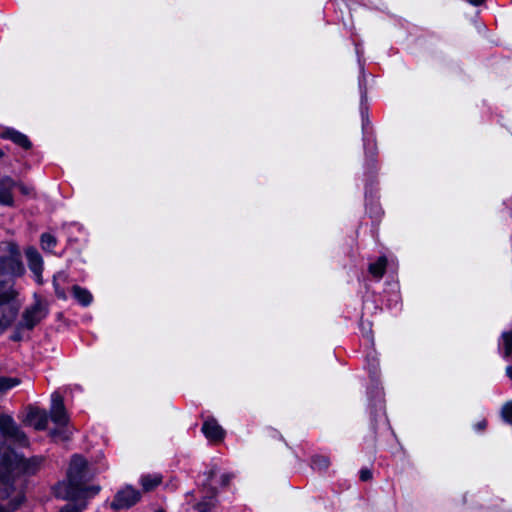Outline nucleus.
I'll list each match as a JSON object with an SVG mask.
<instances>
[{"label": "nucleus", "instance_id": "obj_1", "mask_svg": "<svg viewBox=\"0 0 512 512\" xmlns=\"http://www.w3.org/2000/svg\"><path fill=\"white\" fill-rule=\"evenodd\" d=\"M88 480L87 463L85 459L79 455H74L71 459L67 480L58 483L54 487L56 497L62 499L82 498L83 484Z\"/></svg>", "mask_w": 512, "mask_h": 512}, {"label": "nucleus", "instance_id": "obj_2", "mask_svg": "<svg viewBox=\"0 0 512 512\" xmlns=\"http://www.w3.org/2000/svg\"><path fill=\"white\" fill-rule=\"evenodd\" d=\"M0 291L13 289L11 279L13 276H19L24 272V266L21 261V252L18 245L12 241L0 243Z\"/></svg>", "mask_w": 512, "mask_h": 512}, {"label": "nucleus", "instance_id": "obj_3", "mask_svg": "<svg viewBox=\"0 0 512 512\" xmlns=\"http://www.w3.org/2000/svg\"><path fill=\"white\" fill-rule=\"evenodd\" d=\"M9 440L21 447H26L29 440L25 433L18 427L10 415L0 414V470L9 468L11 451L4 448V442Z\"/></svg>", "mask_w": 512, "mask_h": 512}, {"label": "nucleus", "instance_id": "obj_4", "mask_svg": "<svg viewBox=\"0 0 512 512\" xmlns=\"http://www.w3.org/2000/svg\"><path fill=\"white\" fill-rule=\"evenodd\" d=\"M15 477L11 472L0 470V501H6L4 505L8 511L17 510L25 501L22 489L14 486L12 479Z\"/></svg>", "mask_w": 512, "mask_h": 512}, {"label": "nucleus", "instance_id": "obj_5", "mask_svg": "<svg viewBox=\"0 0 512 512\" xmlns=\"http://www.w3.org/2000/svg\"><path fill=\"white\" fill-rule=\"evenodd\" d=\"M20 302L16 299L14 289H5L0 291V335L15 320Z\"/></svg>", "mask_w": 512, "mask_h": 512}, {"label": "nucleus", "instance_id": "obj_6", "mask_svg": "<svg viewBox=\"0 0 512 512\" xmlns=\"http://www.w3.org/2000/svg\"><path fill=\"white\" fill-rule=\"evenodd\" d=\"M50 416L52 421L59 426L58 429L51 432L52 437L67 440L70 432L64 429V427L68 422V417L64 408L63 398L57 392L51 395Z\"/></svg>", "mask_w": 512, "mask_h": 512}, {"label": "nucleus", "instance_id": "obj_7", "mask_svg": "<svg viewBox=\"0 0 512 512\" xmlns=\"http://www.w3.org/2000/svg\"><path fill=\"white\" fill-rule=\"evenodd\" d=\"M42 463L43 458L41 457L35 456L26 459L12 450L7 472H11L15 476L33 475L41 468Z\"/></svg>", "mask_w": 512, "mask_h": 512}, {"label": "nucleus", "instance_id": "obj_8", "mask_svg": "<svg viewBox=\"0 0 512 512\" xmlns=\"http://www.w3.org/2000/svg\"><path fill=\"white\" fill-rule=\"evenodd\" d=\"M48 314V308L45 303L37 300L23 312L19 323L23 329L31 330L39 324Z\"/></svg>", "mask_w": 512, "mask_h": 512}, {"label": "nucleus", "instance_id": "obj_9", "mask_svg": "<svg viewBox=\"0 0 512 512\" xmlns=\"http://www.w3.org/2000/svg\"><path fill=\"white\" fill-rule=\"evenodd\" d=\"M140 500V492L131 486L118 491L111 503L114 510L127 509L136 504Z\"/></svg>", "mask_w": 512, "mask_h": 512}, {"label": "nucleus", "instance_id": "obj_10", "mask_svg": "<svg viewBox=\"0 0 512 512\" xmlns=\"http://www.w3.org/2000/svg\"><path fill=\"white\" fill-rule=\"evenodd\" d=\"M25 254H26L29 269L33 273L35 281L38 284H42L43 283V278H42L43 259H42V256L34 247L27 248Z\"/></svg>", "mask_w": 512, "mask_h": 512}, {"label": "nucleus", "instance_id": "obj_11", "mask_svg": "<svg viewBox=\"0 0 512 512\" xmlns=\"http://www.w3.org/2000/svg\"><path fill=\"white\" fill-rule=\"evenodd\" d=\"M25 423L36 430H43L48 423V415L45 410L31 407L25 417Z\"/></svg>", "mask_w": 512, "mask_h": 512}, {"label": "nucleus", "instance_id": "obj_12", "mask_svg": "<svg viewBox=\"0 0 512 512\" xmlns=\"http://www.w3.org/2000/svg\"><path fill=\"white\" fill-rule=\"evenodd\" d=\"M16 187V182L8 176L0 179V204L5 206H12L14 204V197L12 194L13 189Z\"/></svg>", "mask_w": 512, "mask_h": 512}, {"label": "nucleus", "instance_id": "obj_13", "mask_svg": "<svg viewBox=\"0 0 512 512\" xmlns=\"http://www.w3.org/2000/svg\"><path fill=\"white\" fill-rule=\"evenodd\" d=\"M202 432L210 441H220L224 438L225 432L214 418H208L202 425Z\"/></svg>", "mask_w": 512, "mask_h": 512}, {"label": "nucleus", "instance_id": "obj_14", "mask_svg": "<svg viewBox=\"0 0 512 512\" xmlns=\"http://www.w3.org/2000/svg\"><path fill=\"white\" fill-rule=\"evenodd\" d=\"M0 137L4 139H9L24 149H29L31 147V142L28 139V137L23 133L12 128H5L0 133Z\"/></svg>", "mask_w": 512, "mask_h": 512}, {"label": "nucleus", "instance_id": "obj_15", "mask_svg": "<svg viewBox=\"0 0 512 512\" xmlns=\"http://www.w3.org/2000/svg\"><path fill=\"white\" fill-rule=\"evenodd\" d=\"M68 282V275L65 272H58L53 277V286L55 290V294L59 299L66 300L67 294L62 286V284H66Z\"/></svg>", "mask_w": 512, "mask_h": 512}, {"label": "nucleus", "instance_id": "obj_16", "mask_svg": "<svg viewBox=\"0 0 512 512\" xmlns=\"http://www.w3.org/2000/svg\"><path fill=\"white\" fill-rule=\"evenodd\" d=\"M72 293L76 301L84 307L89 306L93 301V296L90 291L81 286L74 285L72 287Z\"/></svg>", "mask_w": 512, "mask_h": 512}, {"label": "nucleus", "instance_id": "obj_17", "mask_svg": "<svg viewBox=\"0 0 512 512\" xmlns=\"http://www.w3.org/2000/svg\"><path fill=\"white\" fill-rule=\"evenodd\" d=\"M387 266V259L384 256L379 257L375 262L371 263L368 267L369 273L380 280L385 273Z\"/></svg>", "mask_w": 512, "mask_h": 512}, {"label": "nucleus", "instance_id": "obj_18", "mask_svg": "<svg viewBox=\"0 0 512 512\" xmlns=\"http://www.w3.org/2000/svg\"><path fill=\"white\" fill-rule=\"evenodd\" d=\"M71 500L61 508L60 512H83L87 507V500L85 498Z\"/></svg>", "mask_w": 512, "mask_h": 512}, {"label": "nucleus", "instance_id": "obj_19", "mask_svg": "<svg viewBox=\"0 0 512 512\" xmlns=\"http://www.w3.org/2000/svg\"><path fill=\"white\" fill-rule=\"evenodd\" d=\"M499 348L503 352L504 357L512 354V332H504L499 343Z\"/></svg>", "mask_w": 512, "mask_h": 512}, {"label": "nucleus", "instance_id": "obj_20", "mask_svg": "<svg viewBox=\"0 0 512 512\" xmlns=\"http://www.w3.org/2000/svg\"><path fill=\"white\" fill-rule=\"evenodd\" d=\"M161 482V477L157 474L144 475L141 477V484L144 490L149 491L154 489Z\"/></svg>", "mask_w": 512, "mask_h": 512}, {"label": "nucleus", "instance_id": "obj_21", "mask_svg": "<svg viewBox=\"0 0 512 512\" xmlns=\"http://www.w3.org/2000/svg\"><path fill=\"white\" fill-rule=\"evenodd\" d=\"M20 384V380L14 377H1L0 378V397L7 391Z\"/></svg>", "mask_w": 512, "mask_h": 512}, {"label": "nucleus", "instance_id": "obj_22", "mask_svg": "<svg viewBox=\"0 0 512 512\" xmlns=\"http://www.w3.org/2000/svg\"><path fill=\"white\" fill-rule=\"evenodd\" d=\"M41 247L45 251H52L56 245V238L50 233H44L41 235Z\"/></svg>", "mask_w": 512, "mask_h": 512}, {"label": "nucleus", "instance_id": "obj_23", "mask_svg": "<svg viewBox=\"0 0 512 512\" xmlns=\"http://www.w3.org/2000/svg\"><path fill=\"white\" fill-rule=\"evenodd\" d=\"M311 465L313 469L322 471L326 470L329 467L330 461L328 457L318 455L313 457Z\"/></svg>", "mask_w": 512, "mask_h": 512}, {"label": "nucleus", "instance_id": "obj_24", "mask_svg": "<svg viewBox=\"0 0 512 512\" xmlns=\"http://www.w3.org/2000/svg\"><path fill=\"white\" fill-rule=\"evenodd\" d=\"M501 416L505 422L512 424V401L503 405L501 409Z\"/></svg>", "mask_w": 512, "mask_h": 512}, {"label": "nucleus", "instance_id": "obj_25", "mask_svg": "<svg viewBox=\"0 0 512 512\" xmlns=\"http://www.w3.org/2000/svg\"><path fill=\"white\" fill-rule=\"evenodd\" d=\"M362 114V132H363V139L364 143L366 144L367 141V135H368V126H369V120L366 118L364 110L361 111Z\"/></svg>", "mask_w": 512, "mask_h": 512}, {"label": "nucleus", "instance_id": "obj_26", "mask_svg": "<svg viewBox=\"0 0 512 512\" xmlns=\"http://www.w3.org/2000/svg\"><path fill=\"white\" fill-rule=\"evenodd\" d=\"M16 187H18L21 193L24 195H30L32 193V188L23 183H16Z\"/></svg>", "mask_w": 512, "mask_h": 512}, {"label": "nucleus", "instance_id": "obj_27", "mask_svg": "<svg viewBox=\"0 0 512 512\" xmlns=\"http://www.w3.org/2000/svg\"><path fill=\"white\" fill-rule=\"evenodd\" d=\"M372 478V472L369 469H362L360 471V479L362 481H368Z\"/></svg>", "mask_w": 512, "mask_h": 512}, {"label": "nucleus", "instance_id": "obj_28", "mask_svg": "<svg viewBox=\"0 0 512 512\" xmlns=\"http://www.w3.org/2000/svg\"><path fill=\"white\" fill-rule=\"evenodd\" d=\"M230 479H231V475L230 474H222L220 476V484L222 486H225V485H227L229 483Z\"/></svg>", "mask_w": 512, "mask_h": 512}, {"label": "nucleus", "instance_id": "obj_29", "mask_svg": "<svg viewBox=\"0 0 512 512\" xmlns=\"http://www.w3.org/2000/svg\"><path fill=\"white\" fill-rule=\"evenodd\" d=\"M486 425H487L486 420H481V421H479L478 423L475 424L474 428L477 431H482V430H484L486 428Z\"/></svg>", "mask_w": 512, "mask_h": 512}, {"label": "nucleus", "instance_id": "obj_30", "mask_svg": "<svg viewBox=\"0 0 512 512\" xmlns=\"http://www.w3.org/2000/svg\"><path fill=\"white\" fill-rule=\"evenodd\" d=\"M376 394H377V403H376V405H378L379 409L382 410V408H383L382 407V394H381L380 391H377Z\"/></svg>", "mask_w": 512, "mask_h": 512}, {"label": "nucleus", "instance_id": "obj_31", "mask_svg": "<svg viewBox=\"0 0 512 512\" xmlns=\"http://www.w3.org/2000/svg\"><path fill=\"white\" fill-rule=\"evenodd\" d=\"M371 368H372V373L376 374L377 369H378V362L374 358L372 359Z\"/></svg>", "mask_w": 512, "mask_h": 512}, {"label": "nucleus", "instance_id": "obj_32", "mask_svg": "<svg viewBox=\"0 0 512 512\" xmlns=\"http://www.w3.org/2000/svg\"><path fill=\"white\" fill-rule=\"evenodd\" d=\"M207 505L210 506V505H212V503H210V502L209 503H200L198 505V508L201 510V512H204V511H206L208 509V508L205 507Z\"/></svg>", "mask_w": 512, "mask_h": 512}, {"label": "nucleus", "instance_id": "obj_33", "mask_svg": "<svg viewBox=\"0 0 512 512\" xmlns=\"http://www.w3.org/2000/svg\"><path fill=\"white\" fill-rule=\"evenodd\" d=\"M468 1L472 5L478 6V5L482 4L485 0H468Z\"/></svg>", "mask_w": 512, "mask_h": 512}, {"label": "nucleus", "instance_id": "obj_34", "mask_svg": "<svg viewBox=\"0 0 512 512\" xmlns=\"http://www.w3.org/2000/svg\"><path fill=\"white\" fill-rule=\"evenodd\" d=\"M506 374L512 380V366L506 368Z\"/></svg>", "mask_w": 512, "mask_h": 512}, {"label": "nucleus", "instance_id": "obj_35", "mask_svg": "<svg viewBox=\"0 0 512 512\" xmlns=\"http://www.w3.org/2000/svg\"><path fill=\"white\" fill-rule=\"evenodd\" d=\"M0 512H12V511H8V507L0 504Z\"/></svg>", "mask_w": 512, "mask_h": 512}, {"label": "nucleus", "instance_id": "obj_36", "mask_svg": "<svg viewBox=\"0 0 512 512\" xmlns=\"http://www.w3.org/2000/svg\"><path fill=\"white\" fill-rule=\"evenodd\" d=\"M215 476V472L211 471L209 474V480L212 481V478Z\"/></svg>", "mask_w": 512, "mask_h": 512}, {"label": "nucleus", "instance_id": "obj_37", "mask_svg": "<svg viewBox=\"0 0 512 512\" xmlns=\"http://www.w3.org/2000/svg\"><path fill=\"white\" fill-rule=\"evenodd\" d=\"M4 156V153L0 150V158Z\"/></svg>", "mask_w": 512, "mask_h": 512}, {"label": "nucleus", "instance_id": "obj_38", "mask_svg": "<svg viewBox=\"0 0 512 512\" xmlns=\"http://www.w3.org/2000/svg\"><path fill=\"white\" fill-rule=\"evenodd\" d=\"M156 512H163L162 510H157Z\"/></svg>", "mask_w": 512, "mask_h": 512}]
</instances>
